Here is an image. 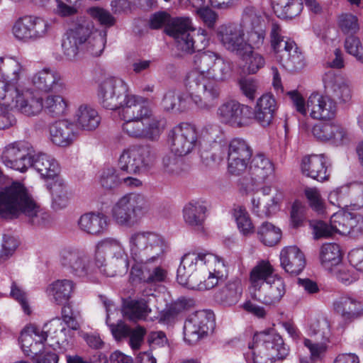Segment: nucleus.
<instances>
[{"label":"nucleus","instance_id":"nucleus-1","mask_svg":"<svg viewBox=\"0 0 363 363\" xmlns=\"http://www.w3.org/2000/svg\"><path fill=\"white\" fill-rule=\"evenodd\" d=\"M193 65L184 79L185 88L198 108L208 111L220 98L219 83L230 79L233 65L220 53L207 50L194 55Z\"/></svg>","mask_w":363,"mask_h":363},{"label":"nucleus","instance_id":"nucleus-2","mask_svg":"<svg viewBox=\"0 0 363 363\" xmlns=\"http://www.w3.org/2000/svg\"><path fill=\"white\" fill-rule=\"evenodd\" d=\"M130 256L135 262L130 271L133 282L164 281L167 272L156 266L165 253L167 242L162 235L151 230H138L128 238Z\"/></svg>","mask_w":363,"mask_h":363},{"label":"nucleus","instance_id":"nucleus-3","mask_svg":"<svg viewBox=\"0 0 363 363\" xmlns=\"http://www.w3.org/2000/svg\"><path fill=\"white\" fill-rule=\"evenodd\" d=\"M226 272L224 260L213 254L192 251L181 258L177 279L189 288L211 289L216 286Z\"/></svg>","mask_w":363,"mask_h":363},{"label":"nucleus","instance_id":"nucleus-4","mask_svg":"<svg viewBox=\"0 0 363 363\" xmlns=\"http://www.w3.org/2000/svg\"><path fill=\"white\" fill-rule=\"evenodd\" d=\"M106 42V31L94 29L90 21L81 18L62 35L61 49L66 60L75 62L79 58L82 52L94 57L101 55Z\"/></svg>","mask_w":363,"mask_h":363},{"label":"nucleus","instance_id":"nucleus-5","mask_svg":"<svg viewBox=\"0 0 363 363\" xmlns=\"http://www.w3.org/2000/svg\"><path fill=\"white\" fill-rule=\"evenodd\" d=\"M0 215L14 218L23 215L30 224L36 226L45 225L49 217L18 182L0 188Z\"/></svg>","mask_w":363,"mask_h":363},{"label":"nucleus","instance_id":"nucleus-6","mask_svg":"<svg viewBox=\"0 0 363 363\" xmlns=\"http://www.w3.org/2000/svg\"><path fill=\"white\" fill-rule=\"evenodd\" d=\"M95 264L106 277L121 275L128 272L129 261L123 242L116 238H106L95 247Z\"/></svg>","mask_w":363,"mask_h":363},{"label":"nucleus","instance_id":"nucleus-7","mask_svg":"<svg viewBox=\"0 0 363 363\" xmlns=\"http://www.w3.org/2000/svg\"><path fill=\"white\" fill-rule=\"evenodd\" d=\"M147 198L139 193H128L121 196L112 208V217L123 227L131 228L148 212Z\"/></svg>","mask_w":363,"mask_h":363},{"label":"nucleus","instance_id":"nucleus-8","mask_svg":"<svg viewBox=\"0 0 363 363\" xmlns=\"http://www.w3.org/2000/svg\"><path fill=\"white\" fill-rule=\"evenodd\" d=\"M296 111L302 115L308 112L313 119L330 121L336 116L337 107L336 102L328 96L313 93L308 97L306 104L303 96L296 91L288 93Z\"/></svg>","mask_w":363,"mask_h":363},{"label":"nucleus","instance_id":"nucleus-9","mask_svg":"<svg viewBox=\"0 0 363 363\" xmlns=\"http://www.w3.org/2000/svg\"><path fill=\"white\" fill-rule=\"evenodd\" d=\"M25 72L26 68L16 58L0 57V74L4 78L0 80V102L2 101V105L11 108L20 91L16 84Z\"/></svg>","mask_w":363,"mask_h":363},{"label":"nucleus","instance_id":"nucleus-10","mask_svg":"<svg viewBox=\"0 0 363 363\" xmlns=\"http://www.w3.org/2000/svg\"><path fill=\"white\" fill-rule=\"evenodd\" d=\"M253 341L249 348L253 350L254 363H267L268 359H283L288 354L289 349L282 337L273 331L255 334Z\"/></svg>","mask_w":363,"mask_h":363},{"label":"nucleus","instance_id":"nucleus-11","mask_svg":"<svg viewBox=\"0 0 363 363\" xmlns=\"http://www.w3.org/2000/svg\"><path fill=\"white\" fill-rule=\"evenodd\" d=\"M155 153L147 145H131L121 153L118 167L122 172L128 174H140L152 165Z\"/></svg>","mask_w":363,"mask_h":363},{"label":"nucleus","instance_id":"nucleus-12","mask_svg":"<svg viewBox=\"0 0 363 363\" xmlns=\"http://www.w3.org/2000/svg\"><path fill=\"white\" fill-rule=\"evenodd\" d=\"M62 266L73 276L89 279L96 272L98 267L90 255L84 250L68 247L62 249L60 254Z\"/></svg>","mask_w":363,"mask_h":363},{"label":"nucleus","instance_id":"nucleus-13","mask_svg":"<svg viewBox=\"0 0 363 363\" xmlns=\"http://www.w3.org/2000/svg\"><path fill=\"white\" fill-rule=\"evenodd\" d=\"M129 87L121 78L108 77L98 88L99 103L106 109L117 110L129 94Z\"/></svg>","mask_w":363,"mask_h":363},{"label":"nucleus","instance_id":"nucleus-14","mask_svg":"<svg viewBox=\"0 0 363 363\" xmlns=\"http://www.w3.org/2000/svg\"><path fill=\"white\" fill-rule=\"evenodd\" d=\"M33 153L34 149L29 142L20 140L6 145L2 151L1 160L6 167L23 173L30 167Z\"/></svg>","mask_w":363,"mask_h":363},{"label":"nucleus","instance_id":"nucleus-15","mask_svg":"<svg viewBox=\"0 0 363 363\" xmlns=\"http://www.w3.org/2000/svg\"><path fill=\"white\" fill-rule=\"evenodd\" d=\"M50 25L44 18L35 16H24L18 18L12 27L16 38L25 42L34 41L44 38Z\"/></svg>","mask_w":363,"mask_h":363},{"label":"nucleus","instance_id":"nucleus-16","mask_svg":"<svg viewBox=\"0 0 363 363\" xmlns=\"http://www.w3.org/2000/svg\"><path fill=\"white\" fill-rule=\"evenodd\" d=\"M168 138L172 152L179 157L189 154L197 145L196 129L188 123H181L174 127L169 131Z\"/></svg>","mask_w":363,"mask_h":363},{"label":"nucleus","instance_id":"nucleus-17","mask_svg":"<svg viewBox=\"0 0 363 363\" xmlns=\"http://www.w3.org/2000/svg\"><path fill=\"white\" fill-rule=\"evenodd\" d=\"M217 116L224 124L235 128L248 125L252 119V108L236 100H228L217 109Z\"/></svg>","mask_w":363,"mask_h":363},{"label":"nucleus","instance_id":"nucleus-18","mask_svg":"<svg viewBox=\"0 0 363 363\" xmlns=\"http://www.w3.org/2000/svg\"><path fill=\"white\" fill-rule=\"evenodd\" d=\"M214 327L213 314L208 311H199L189 316L184 325V338L189 345L196 343Z\"/></svg>","mask_w":363,"mask_h":363},{"label":"nucleus","instance_id":"nucleus-19","mask_svg":"<svg viewBox=\"0 0 363 363\" xmlns=\"http://www.w3.org/2000/svg\"><path fill=\"white\" fill-rule=\"evenodd\" d=\"M252 156V150L243 139L234 138L228 148V171L230 174L238 176L246 172Z\"/></svg>","mask_w":363,"mask_h":363},{"label":"nucleus","instance_id":"nucleus-20","mask_svg":"<svg viewBox=\"0 0 363 363\" xmlns=\"http://www.w3.org/2000/svg\"><path fill=\"white\" fill-rule=\"evenodd\" d=\"M216 37L228 52L235 55L246 52L245 31L241 25L235 23L222 24L217 29Z\"/></svg>","mask_w":363,"mask_h":363},{"label":"nucleus","instance_id":"nucleus-21","mask_svg":"<svg viewBox=\"0 0 363 363\" xmlns=\"http://www.w3.org/2000/svg\"><path fill=\"white\" fill-rule=\"evenodd\" d=\"M191 28V20L189 17L174 18L164 28L165 33L174 39L177 50L184 54L194 52Z\"/></svg>","mask_w":363,"mask_h":363},{"label":"nucleus","instance_id":"nucleus-22","mask_svg":"<svg viewBox=\"0 0 363 363\" xmlns=\"http://www.w3.org/2000/svg\"><path fill=\"white\" fill-rule=\"evenodd\" d=\"M333 220L338 234L355 239L363 237V215L340 211L335 213Z\"/></svg>","mask_w":363,"mask_h":363},{"label":"nucleus","instance_id":"nucleus-23","mask_svg":"<svg viewBox=\"0 0 363 363\" xmlns=\"http://www.w3.org/2000/svg\"><path fill=\"white\" fill-rule=\"evenodd\" d=\"M312 133L318 140L336 146L343 145L348 140L345 128L333 121L315 123L312 128Z\"/></svg>","mask_w":363,"mask_h":363},{"label":"nucleus","instance_id":"nucleus-24","mask_svg":"<svg viewBox=\"0 0 363 363\" xmlns=\"http://www.w3.org/2000/svg\"><path fill=\"white\" fill-rule=\"evenodd\" d=\"M118 109L123 120L147 119L152 116L147 99L132 94H128Z\"/></svg>","mask_w":363,"mask_h":363},{"label":"nucleus","instance_id":"nucleus-25","mask_svg":"<svg viewBox=\"0 0 363 363\" xmlns=\"http://www.w3.org/2000/svg\"><path fill=\"white\" fill-rule=\"evenodd\" d=\"M42 102L43 97L35 95L32 90H20L11 108L27 117H35L43 111Z\"/></svg>","mask_w":363,"mask_h":363},{"label":"nucleus","instance_id":"nucleus-26","mask_svg":"<svg viewBox=\"0 0 363 363\" xmlns=\"http://www.w3.org/2000/svg\"><path fill=\"white\" fill-rule=\"evenodd\" d=\"M31 80L34 86L44 92L62 93L66 90V84L60 74L49 68H44L36 72Z\"/></svg>","mask_w":363,"mask_h":363},{"label":"nucleus","instance_id":"nucleus-27","mask_svg":"<svg viewBox=\"0 0 363 363\" xmlns=\"http://www.w3.org/2000/svg\"><path fill=\"white\" fill-rule=\"evenodd\" d=\"M275 57L283 68L291 72L301 71L306 65L304 56L294 41L277 52Z\"/></svg>","mask_w":363,"mask_h":363},{"label":"nucleus","instance_id":"nucleus-28","mask_svg":"<svg viewBox=\"0 0 363 363\" xmlns=\"http://www.w3.org/2000/svg\"><path fill=\"white\" fill-rule=\"evenodd\" d=\"M301 169L304 175L318 182L328 180L330 174L323 155L305 156L302 159Z\"/></svg>","mask_w":363,"mask_h":363},{"label":"nucleus","instance_id":"nucleus-29","mask_svg":"<svg viewBox=\"0 0 363 363\" xmlns=\"http://www.w3.org/2000/svg\"><path fill=\"white\" fill-rule=\"evenodd\" d=\"M286 294V285L284 279L277 276L270 281L264 284L257 292H253V297L265 305H274L279 303Z\"/></svg>","mask_w":363,"mask_h":363},{"label":"nucleus","instance_id":"nucleus-30","mask_svg":"<svg viewBox=\"0 0 363 363\" xmlns=\"http://www.w3.org/2000/svg\"><path fill=\"white\" fill-rule=\"evenodd\" d=\"M281 267L293 275L299 274L306 267V258L303 252L296 246L284 247L279 255Z\"/></svg>","mask_w":363,"mask_h":363},{"label":"nucleus","instance_id":"nucleus-31","mask_svg":"<svg viewBox=\"0 0 363 363\" xmlns=\"http://www.w3.org/2000/svg\"><path fill=\"white\" fill-rule=\"evenodd\" d=\"M51 142L60 147L71 145L77 138L76 125L67 120H62L51 124L49 128Z\"/></svg>","mask_w":363,"mask_h":363},{"label":"nucleus","instance_id":"nucleus-32","mask_svg":"<svg viewBox=\"0 0 363 363\" xmlns=\"http://www.w3.org/2000/svg\"><path fill=\"white\" fill-rule=\"evenodd\" d=\"M75 289L76 284L73 280L57 279L47 286L45 293L51 302L62 305L71 298Z\"/></svg>","mask_w":363,"mask_h":363},{"label":"nucleus","instance_id":"nucleus-33","mask_svg":"<svg viewBox=\"0 0 363 363\" xmlns=\"http://www.w3.org/2000/svg\"><path fill=\"white\" fill-rule=\"evenodd\" d=\"M45 336L41 329L35 325H30L25 327L21 333L19 341L25 354H36L45 342Z\"/></svg>","mask_w":363,"mask_h":363},{"label":"nucleus","instance_id":"nucleus-34","mask_svg":"<svg viewBox=\"0 0 363 363\" xmlns=\"http://www.w3.org/2000/svg\"><path fill=\"white\" fill-rule=\"evenodd\" d=\"M325 88L329 94L342 102L351 99V89L347 82L341 76L328 72L323 77Z\"/></svg>","mask_w":363,"mask_h":363},{"label":"nucleus","instance_id":"nucleus-35","mask_svg":"<svg viewBox=\"0 0 363 363\" xmlns=\"http://www.w3.org/2000/svg\"><path fill=\"white\" fill-rule=\"evenodd\" d=\"M335 311L346 320L352 321L363 315V303L350 296H342L333 303Z\"/></svg>","mask_w":363,"mask_h":363},{"label":"nucleus","instance_id":"nucleus-36","mask_svg":"<svg viewBox=\"0 0 363 363\" xmlns=\"http://www.w3.org/2000/svg\"><path fill=\"white\" fill-rule=\"evenodd\" d=\"M277 108V101L274 96L271 94H263L258 99L255 108L256 120L262 126L269 125L274 118Z\"/></svg>","mask_w":363,"mask_h":363},{"label":"nucleus","instance_id":"nucleus-37","mask_svg":"<svg viewBox=\"0 0 363 363\" xmlns=\"http://www.w3.org/2000/svg\"><path fill=\"white\" fill-rule=\"evenodd\" d=\"M277 275L274 274V268L269 261L261 260L253 267L250 272V283L254 292L260 289L264 284L270 281Z\"/></svg>","mask_w":363,"mask_h":363},{"label":"nucleus","instance_id":"nucleus-38","mask_svg":"<svg viewBox=\"0 0 363 363\" xmlns=\"http://www.w3.org/2000/svg\"><path fill=\"white\" fill-rule=\"evenodd\" d=\"M30 167L35 169L42 177L46 179L57 177L60 169L59 164L54 157L43 153L32 155Z\"/></svg>","mask_w":363,"mask_h":363},{"label":"nucleus","instance_id":"nucleus-39","mask_svg":"<svg viewBox=\"0 0 363 363\" xmlns=\"http://www.w3.org/2000/svg\"><path fill=\"white\" fill-rule=\"evenodd\" d=\"M79 229L88 234L98 235L107 228L106 217L103 213H87L80 216L78 220Z\"/></svg>","mask_w":363,"mask_h":363},{"label":"nucleus","instance_id":"nucleus-40","mask_svg":"<svg viewBox=\"0 0 363 363\" xmlns=\"http://www.w3.org/2000/svg\"><path fill=\"white\" fill-rule=\"evenodd\" d=\"M242 292L241 279L234 277L215 294L216 301L224 306H233L238 302Z\"/></svg>","mask_w":363,"mask_h":363},{"label":"nucleus","instance_id":"nucleus-41","mask_svg":"<svg viewBox=\"0 0 363 363\" xmlns=\"http://www.w3.org/2000/svg\"><path fill=\"white\" fill-rule=\"evenodd\" d=\"M121 311L123 317L133 322L145 320L151 313V308L145 299L125 300Z\"/></svg>","mask_w":363,"mask_h":363},{"label":"nucleus","instance_id":"nucleus-42","mask_svg":"<svg viewBox=\"0 0 363 363\" xmlns=\"http://www.w3.org/2000/svg\"><path fill=\"white\" fill-rule=\"evenodd\" d=\"M283 197V193L277 192L272 197H253L252 211L259 217L269 216L278 210Z\"/></svg>","mask_w":363,"mask_h":363},{"label":"nucleus","instance_id":"nucleus-43","mask_svg":"<svg viewBox=\"0 0 363 363\" xmlns=\"http://www.w3.org/2000/svg\"><path fill=\"white\" fill-rule=\"evenodd\" d=\"M206 206L203 201H192L188 203L183 209L185 223L191 226L200 228L206 219Z\"/></svg>","mask_w":363,"mask_h":363},{"label":"nucleus","instance_id":"nucleus-44","mask_svg":"<svg viewBox=\"0 0 363 363\" xmlns=\"http://www.w3.org/2000/svg\"><path fill=\"white\" fill-rule=\"evenodd\" d=\"M250 171L256 180L264 181L274 174V166L264 155L257 154L252 159Z\"/></svg>","mask_w":363,"mask_h":363},{"label":"nucleus","instance_id":"nucleus-45","mask_svg":"<svg viewBox=\"0 0 363 363\" xmlns=\"http://www.w3.org/2000/svg\"><path fill=\"white\" fill-rule=\"evenodd\" d=\"M271 2L279 18H292L299 15L303 8L299 0H271Z\"/></svg>","mask_w":363,"mask_h":363},{"label":"nucleus","instance_id":"nucleus-46","mask_svg":"<svg viewBox=\"0 0 363 363\" xmlns=\"http://www.w3.org/2000/svg\"><path fill=\"white\" fill-rule=\"evenodd\" d=\"M52 199V206L56 209L64 208L67 206L70 200V194L67 190L65 181L60 177L49 184Z\"/></svg>","mask_w":363,"mask_h":363},{"label":"nucleus","instance_id":"nucleus-47","mask_svg":"<svg viewBox=\"0 0 363 363\" xmlns=\"http://www.w3.org/2000/svg\"><path fill=\"white\" fill-rule=\"evenodd\" d=\"M101 117L97 111L86 105H82L77 112V123L83 130H95L100 124Z\"/></svg>","mask_w":363,"mask_h":363},{"label":"nucleus","instance_id":"nucleus-48","mask_svg":"<svg viewBox=\"0 0 363 363\" xmlns=\"http://www.w3.org/2000/svg\"><path fill=\"white\" fill-rule=\"evenodd\" d=\"M321 264L328 271L340 264L342 255L340 247L335 243H326L322 245L320 250Z\"/></svg>","mask_w":363,"mask_h":363},{"label":"nucleus","instance_id":"nucleus-49","mask_svg":"<svg viewBox=\"0 0 363 363\" xmlns=\"http://www.w3.org/2000/svg\"><path fill=\"white\" fill-rule=\"evenodd\" d=\"M43 111L52 117H60L65 113L67 101L60 95L49 94L43 98Z\"/></svg>","mask_w":363,"mask_h":363},{"label":"nucleus","instance_id":"nucleus-50","mask_svg":"<svg viewBox=\"0 0 363 363\" xmlns=\"http://www.w3.org/2000/svg\"><path fill=\"white\" fill-rule=\"evenodd\" d=\"M308 334L314 336L317 340L329 342L331 337L330 324L328 319L324 316H320L311 320Z\"/></svg>","mask_w":363,"mask_h":363},{"label":"nucleus","instance_id":"nucleus-51","mask_svg":"<svg viewBox=\"0 0 363 363\" xmlns=\"http://www.w3.org/2000/svg\"><path fill=\"white\" fill-rule=\"evenodd\" d=\"M188 97L191 98L189 93L186 94L181 91L169 90L163 97L162 105L167 111L172 110L182 111L186 108Z\"/></svg>","mask_w":363,"mask_h":363},{"label":"nucleus","instance_id":"nucleus-52","mask_svg":"<svg viewBox=\"0 0 363 363\" xmlns=\"http://www.w3.org/2000/svg\"><path fill=\"white\" fill-rule=\"evenodd\" d=\"M259 240L267 246H274L277 245L281 238V230L273 224L264 222L257 229Z\"/></svg>","mask_w":363,"mask_h":363},{"label":"nucleus","instance_id":"nucleus-53","mask_svg":"<svg viewBox=\"0 0 363 363\" xmlns=\"http://www.w3.org/2000/svg\"><path fill=\"white\" fill-rule=\"evenodd\" d=\"M334 217L335 213L331 216L329 224L320 220H311L309 221V226L312 230L315 240L328 238L335 233H337V228H335L333 223Z\"/></svg>","mask_w":363,"mask_h":363},{"label":"nucleus","instance_id":"nucleus-54","mask_svg":"<svg viewBox=\"0 0 363 363\" xmlns=\"http://www.w3.org/2000/svg\"><path fill=\"white\" fill-rule=\"evenodd\" d=\"M233 217L238 228L244 236H250L255 233V227L246 208L241 206L233 208Z\"/></svg>","mask_w":363,"mask_h":363},{"label":"nucleus","instance_id":"nucleus-55","mask_svg":"<svg viewBox=\"0 0 363 363\" xmlns=\"http://www.w3.org/2000/svg\"><path fill=\"white\" fill-rule=\"evenodd\" d=\"M242 24L246 29L265 27L264 12L254 6L246 7L242 13Z\"/></svg>","mask_w":363,"mask_h":363},{"label":"nucleus","instance_id":"nucleus-56","mask_svg":"<svg viewBox=\"0 0 363 363\" xmlns=\"http://www.w3.org/2000/svg\"><path fill=\"white\" fill-rule=\"evenodd\" d=\"M244 62L243 69L248 74H255L265 65L264 57L252 50H247L245 53L238 55Z\"/></svg>","mask_w":363,"mask_h":363},{"label":"nucleus","instance_id":"nucleus-57","mask_svg":"<svg viewBox=\"0 0 363 363\" xmlns=\"http://www.w3.org/2000/svg\"><path fill=\"white\" fill-rule=\"evenodd\" d=\"M65 323L60 318L51 320L44 325L43 330H41L45 336V341L50 337L57 344H60V340L65 337Z\"/></svg>","mask_w":363,"mask_h":363},{"label":"nucleus","instance_id":"nucleus-58","mask_svg":"<svg viewBox=\"0 0 363 363\" xmlns=\"http://www.w3.org/2000/svg\"><path fill=\"white\" fill-rule=\"evenodd\" d=\"M330 204L337 206L343 211L350 210V201L347 184L337 187L330 191L328 196Z\"/></svg>","mask_w":363,"mask_h":363},{"label":"nucleus","instance_id":"nucleus-59","mask_svg":"<svg viewBox=\"0 0 363 363\" xmlns=\"http://www.w3.org/2000/svg\"><path fill=\"white\" fill-rule=\"evenodd\" d=\"M104 305L107 313L106 323L108 325L111 334L115 340L121 341L123 339L128 337V335H130L131 328L121 320L118 321L116 324H108L109 311H111V308L113 304L110 301L105 300L104 301Z\"/></svg>","mask_w":363,"mask_h":363},{"label":"nucleus","instance_id":"nucleus-60","mask_svg":"<svg viewBox=\"0 0 363 363\" xmlns=\"http://www.w3.org/2000/svg\"><path fill=\"white\" fill-rule=\"evenodd\" d=\"M177 155L171 152L162 157V168L165 174L177 176L184 172L183 161Z\"/></svg>","mask_w":363,"mask_h":363},{"label":"nucleus","instance_id":"nucleus-61","mask_svg":"<svg viewBox=\"0 0 363 363\" xmlns=\"http://www.w3.org/2000/svg\"><path fill=\"white\" fill-rule=\"evenodd\" d=\"M147 119L123 120L122 129L130 138L145 139V121Z\"/></svg>","mask_w":363,"mask_h":363},{"label":"nucleus","instance_id":"nucleus-62","mask_svg":"<svg viewBox=\"0 0 363 363\" xmlns=\"http://www.w3.org/2000/svg\"><path fill=\"white\" fill-rule=\"evenodd\" d=\"M166 125L164 118L150 116L145 121V139L156 140Z\"/></svg>","mask_w":363,"mask_h":363},{"label":"nucleus","instance_id":"nucleus-63","mask_svg":"<svg viewBox=\"0 0 363 363\" xmlns=\"http://www.w3.org/2000/svg\"><path fill=\"white\" fill-rule=\"evenodd\" d=\"M330 272L333 273L340 281L345 285H349L358 279L357 273L352 265L346 266L338 264Z\"/></svg>","mask_w":363,"mask_h":363},{"label":"nucleus","instance_id":"nucleus-64","mask_svg":"<svg viewBox=\"0 0 363 363\" xmlns=\"http://www.w3.org/2000/svg\"><path fill=\"white\" fill-rule=\"evenodd\" d=\"M350 210H359L363 207V183L353 182L347 184Z\"/></svg>","mask_w":363,"mask_h":363}]
</instances>
